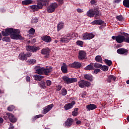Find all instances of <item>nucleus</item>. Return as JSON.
<instances>
[{
  "label": "nucleus",
  "instance_id": "nucleus-26",
  "mask_svg": "<svg viewBox=\"0 0 129 129\" xmlns=\"http://www.w3.org/2000/svg\"><path fill=\"white\" fill-rule=\"evenodd\" d=\"M22 4L23 6H28L33 4V0H25L22 2Z\"/></svg>",
  "mask_w": 129,
  "mask_h": 129
},
{
  "label": "nucleus",
  "instance_id": "nucleus-33",
  "mask_svg": "<svg viewBox=\"0 0 129 129\" xmlns=\"http://www.w3.org/2000/svg\"><path fill=\"white\" fill-rule=\"evenodd\" d=\"M82 66L81 65H70L69 68H74V69H80V68H82Z\"/></svg>",
  "mask_w": 129,
  "mask_h": 129
},
{
  "label": "nucleus",
  "instance_id": "nucleus-15",
  "mask_svg": "<svg viewBox=\"0 0 129 129\" xmlns=\"http://www.w3.org/2000/svg\"><path fill=\"white\" fill-rule=\"evenodd\" d=\"M86 57V52L84 50H80L78 58L80 60H83Z\"/></svg>",
  "mask_w": 129,
  "mask_h": 129
},
{
  "label": "nucleus",
  "instance_id": "nucleus-35",
  "mask_svg": "<svg viewBox=\"0 0 129 129\" xmlns=\"http://www.w3.org/2000/svg\"><path fill=\"white\" fill-rule=\"evenodd\" d=\"M84 77L87 80H90V81H92V76L89 75L88 74H86L84 76Z\"/></svg>",
  "mask_w": 129,
  "mask_h": 129
},
{
  "label": "nucleus",
  "instance_id": "nucleus-5",
  "mask_svg": "<svg viewBox=\"0 0 129 129\" xmlns=\"http://www.w3.org/2000/svg\"><path fill=\"white\" fill-rule=\"evenodd\" d=\"M78 84L79 87H80L81 88H84V87H89V86H90L91 85L90 82L83 80L80 81Z\"/></svg>",
  "mask_w": 129,
  "mask_h": 129
},
{
  "label": "nucleus",
  "instance_id": "nucleus-8",
  "mask_svg": "<svg viewBox=\"0 0 129 129\" xmlns=\"http://www.w3.org/2000/svg\"><path fill=\"white\" fill-rule=\"evenodd\" d=\"M94 38V35L91 33H86L82 35V39L83 40H90Z\"/></svg>",
  "mask_w": 129,
  "mask_h": 129
},
{
  "label": "nucleus",
  "instance_id": "nucleus-7",
  "mask_svg": "<svg viewBox=\"0 0 129 129\" xmlns=\"http://www.w3.org/2000/svg\"><path fill=\"white\" fill-rule=\"evenodd\" d=\"M72 39V35L71 34H68L63 38L60 39L61 43H68L70 40Z\"/></svg>",
  "mask_w": 129,
  "mask_h": 129
},
{
  "label": "nucleus",
  "instance_id": "nucleus-46",
  "mask_svg": "<svg viewBox=\"0 0 129 129\" xmlns=\"http://www.w3.org/2000/svg\"><path fill=\"white\" fill-rule=\"evenodd\" d=\"M77 45H79V46H80V47H82V46H83V42L81 41H77Z\"/></svg>",
  "mask_w": 129,
  "mask_h": 129
},
{
  "label": "nucleus",
  "instance_id": "nucleus-32",
  "mask_svg": "<svg viewBox=\"0 0 129 129\" xmlns=\"http://www.w3.org/2000/svg\"><path fill=\"white\" fill-rule=\"evenodd\" d=\"M78 108H75L74 109V110L72 113L73 116H77L78 115Z\"/></svg>",
  "mask_w": 129,
  "mask_h": 129
},
{
  "label": "nucleus",
  "instance_id": "nucleus-36",
  "mask_svg": "<svg viewBox=\"0 0 129 129\" xmlns=\"http://www.w3.org/2000/svg\"><path fill=\"white\" fill-rule=\"evenodd\" d=\"M123 6H124L125 8H129V0H123Z\"/></svg>",
  "mask_w": 129,
  "mask_h": 129
},
{
  "label": "nucleus",
  "instance_id": "nucleus-34",
  "mask_svg": "<svg viewBox=\"0 0 129 129\" xmlns=\"http://www.w3.org/2000/svg\"><path fill=\"white\" fill-rule=\"evenodd\" d=\"M95 60L96 61V62L101 63V62L102 61V58L101 57V56L97 55L95 57Z\"/></svg>",
  "mask_w": 129,
  "mask_h": 129
},
{
  "label": "nucleus",
  "instance_id": "nucleus-16",
  "mask_svg": "<svg viewBox=\"0 0 129 129\" xmlns=\"http://www.w3.org/2000/svg\"><path fill=\"white\" fill-rule=\"evenodd\" d=\"M52 71L51 67H46L43 68V74L44 75L49 76V73Z\"/></svg>",
  "mask_w": 129,
  "mask_h": 129
},
{
  "label": "nucleus",
  "instance_id": "nucleus-54",
  "mask_svg": "<svg viewBox=\"0 0 129 129\" xmlns=\"http://www.w3.org/2000/svg\"><path fill=\"white\" fill-rule=\"evenodd\" d=\"M14 128H15V126H14V125L12 123H10L9 129H14Z\"/></svg>",
  "mask_w": 129,
  "mask_h": 129
},
{
  "label": "nucleus",
  "instance_id": "nucleus-49",
  "mask_svg": "<svg viewBox=\"0 0 129 129\" xmlns=\"http://www.w3.org/2000/svg\"><path fill=\"white\" fill-rule=\"evenodd\" d=\"M47 86H50L52 84V82L50 80H47L46 81Z\"/></svg>",
  "mask_w": 129,
  "mask_h": 129
},
{
  "label": "nucleus",
  "instance_id": "nucleus-61",
  "mask_svg": "<svg viewBox=\"0 0 129 129\" xmlns=\"http://www.w3.org/2000/svg\"><path fill=\"white\" fill-rule=\"evenodd\" d=\"M90 3L92 5H94V4H95V0H91Z\"/></svg>",
  "mask_w": 129,
  "mask_h": 129
},
{
  "label": "nucleus",
  "instance_id": "nucleus-21",
  "mask_svg": "<svg viewBox=\"0 0 129 129\" xmlns=\"http://www.w3.org/2000/svg\"><path fill=\"white\" fill-rule=\"evenodd\" d=\"M104 22L102 20H96L91 23L92 25H102Z\"/></svg>",
  "mask_w": 129,
  "mask_h": 129
},
{
  "label": "nucleus",
  "instance_id": "nucleus-29",
  "mask_svg": "<svg viewBox=\"0 0 129 129\" xmlns=\"http://www.w3.org/2000/svg\"><path fill=\"white\" fill-rule=\"evenodd\" d=\"M36 72L40 75H43L44 74V68H39L36 69Z\"/></svg>",
  "mask_w": 129,
  "mask_h": 129
},
{
  "label": "nucleus",
  "instance_id": "nucleus-4",
  "mask_svg": "<svg viewBox=\"0 0 129 129\" xmlns=\"http://www.w3.org/2000/svg\"><path fill=\"white\" fill-rule=\"evenodd\" d=\"M62 80H63L64 83H66V84H70V83L77 82V78H69L67 76H63L62 77Z\"/></svg>",
  "mask_w": 129,
  "mask_h": 129
},
{
  "label": "nucleus",
  "instance_id": "nucleus-30",
  "mask_svg": "<svg viewBox=\"0 0 129 129\" xmlns=\"http://www.w3.org/2000/svg\"><path fill=\"white\" fill-rule=\"evenodd\" d=\"M43 78H44V77L41 75H36L34 76V79L37 81H40Z\"/></svg>",
  "mask_w": 129,
  "mask_h": 129
},
{
  "label": "nucleus",
  "instance_id": "nucleus-1",
  "mask_svg": "<svg viewBox=\"0 0 129 129\" xmlns=\"http://www.w3.org/2000/svg\"><path fill=\"white\" fill-rule=\"evenodd\" d=\"M2 34L4 37L11 35V39L14 40H24V37L19 34H20V30L19 29H14L13 28H7L5 29V31H2Z\"/></svg>",
  "mask_w": 129,
  "mask_h": 129
},
{
  "label": "nucleus",
  "instance_id": "nucleus-47",
  "mask_svg": "<svg viewBox=\"0 0 129 129\" xmlns=\"http://www.w3.org/2000/svg\"><path fill=\"white\" fill-rule=\"evenodd\" d=\"M56 91H60V90H61V89H62V86L61 85H57L56 86Z\"/></svg>",
  "mask_w": 129,
  "mask_h": 129
},
{
  "label": "nucleus",
  "instance_id": "nucleus-20",
  "mask_svg": "<svg viewBox=\"0 0 129 129\" xmlns=\"http://www.w3.org/2000/svg\"><path fill=\"white\" fill-rule=\"evenodd\" d=\"M18 58L19 60H21L22 61H24V60L26 61L27 60V57H26V54H25L24 52H21Z\"/></svg>",
  "mask_w": 129,
  "mask_h": 129
},
{
  "label": "nucleus",
  "instance_id": "nucleus-2",
  "mask_svg": "<svg viewBox=\"0 0 129 129\" xmlns=\"http://www.w3.org/2000/svg\"><path fill=\"white\" fill-rule=\"evenodd\" d=\"M37 5H34L30 6L31 10L33 12H37L39 10H42L43 7H46L49 5L50 0H36Z\"/></svg>",
  "mask_w": 129,
  "mask_h": 129
},
{
  "label": "nucleus",
  "instance_id": "nucleus-23",
  "mask_svg": "<svg viewBox=\"0 0 129 129\" xmlns=\"http://www.w3.org/2000/svg\"><path fill=\"white\" fill-rule=\"evenodd\" d=\"M115 81V80H116V77L112 75H110L108 76V79L107 80V82H108L109 83H110V82H111V81Z\"/></svg>",
  "mask_w": 129,
  "mask_h": 129
},
{
  "label": "nucleus",
  "instance_id": "nucleus-62",
  "mask_svg": "<svg viewBox=\"0 0 129 129\" xmlns=\"http://www.w3.org/2000/svg\"><path fill=\"white\" fill-rule=\"evenodd\" d=\"M80 123H81V121H80V120L77 121V122H76L77 124H80Z\"/></svg>",
  "mask_w": 129,
  "mask_h": 129
},
{
  "label": "nucleus",
  "instance_id": "nucleus-53",
  "mask_svg": "<svg viewBox=\"0 0 129 129\" xmlns=\"http://www.w3.org/2000/svg\"><path fill=\"white\" fill-rule=\"evenodd\" d=\"M26 80L27 82H30V81H31V78H30V77H29V76H27L26 77Z\"/></svg>",
  "mask_w": 129,
  "mask_h": 129
},
{
  "label": "nucleus",
  "instance_id": "nucleus-31",
  "mask_svg": "<svg viewBox=\"0 0 129 129\" xmlns=\"http://www.w3.org/2000/svg\"><path fill=\"white\" fill-rule=\"evenodd\" d=\"M39 86L40 88H43V89H45V88H46V83H45V81H41L39 83Z\"/></svg>",
  "mask_w": 129,
  "mask_h": 129
},
{
  "label": "nucleus",
  "instance_id": "nucleus-48",
  "mask_svg": "<svg viewBox=\"0 0 129 129\" xmlns=\"http://www.w3.org/2000/svg\"><path fill=\"white\" fill-rule=\"evenodd\" d=\"M31 23L32 24H36V23H38V19L34 18L31 20Z\"/></svg>",
  "mask_w": 129,
  "mask_h": 129
},
{
  "label": "nucleus",
  "instance_id": "nucleus-42",
  "mask_svg": "<svg viewBox=\"0 0 129 129\" xmlns=\"http://www.w3.org/2000/svg\"><path fill=\"white\" fill-rule=\"evenodd\" d=\"M104 62H105V64L107 65H112V61L110 60H108L107 59H105L104 60Z\"/></svg>",
  "mask_w": 129,
  "mask_h": 129
},
{
  "label": "nucleus",
  "instance_id": "nucleus-22",
  "mask_svg": "<svg viewBox=\"0 0 129 129\" xmlns=\"http://www.w3.org/2000/svg\"><path fill=\"white\" fill-rule=\"evenodd\" d=\"M95 68H97V65H88L86 68H85V70L87 71L94 70Z\"/></svg>",
  "mask_w": 129,
  "mask_h": 129
},
{
  "label": "nucleus",
  "instance_id": "nucleus-3",
  "mask_svg": "<svg viewBox=\"0 0 129 129\" xmlns=\"http://www.w3.org/2000/svg\"><path fill=\"white\" fill-rule=\"evenodd\" d=\"M58 8V4L56 3H51L50 6H49L47 9L46 11L47 13H53L55 12V10Z\"/></svg>",
  "mask_w": 129,
  "mask_h": 129
},
{
  "label": "nucleus",
  "instance_id": "nucleus-17",
  "mask_svg": "<svg viewBox=\"0 0 129 129\" xmlns=\"http://www.w3.org/2000/svg\"><path fill=\"white\" fill-rule=\"evenodd\" d=\"M97 106L94 104H90L86 105V109L89 111L90 110H94V109H96Z\"/></svg>",
  "mask_w": 129,
  "mask_h": 129
},
{
  "label": "nucleus",
  "instance_id": "nucleus-58",
  "mask_svg": "<svg viewBox=\"0 0 129 129\" xmlns=\"http://www.w3.org/2000/svg\"><path fill=\"white\" fill-rule=\"evenodd\" d=\"M58 3H59L60 5L63 4V0H56Z\"/></svg>",
  "mask_w": 129,
  "mask_h": 129
},
{
  "label": "nucleus",
  "instance_id": "nucleus-51",
  "mask_svg": "<svg viewBox=\"0 0 129 129\" xmlns=\"http://www.w3.org/2000/svg\"><path fill=\"white\" fill-rule=\"evenodd\" d=\"M26 54V58H30L31 56H32V53L31 52H27Z\"/></svg>",
  "mask_w": 129,
  "mask_h": 129
},
{
  "label": "nucleus",
  "instance_id": "nucleus-57",
  "mask_svg": "<svg viewBox=\"0 0 129 129\" xmlns=\"http://www.w3.org/2000/svg\"><path fill=\"white\" fill-rule=\"evenodd\" d=\"M77 11L78 13H82V12H83V11L80 9H78Z\"/></svg>",
  "mask_w": 129,
  "mask_h": 129
},
{
  "label": "nucleus",
  "instance_id": "nucleus-25",
  "mask_svg": "<svg viewBox=\"0 0 129 129\" xmlns=\"http://www.w3.org/2000/svg\"><path fill=\"white\" fill-rule=\"evenodd\" d=\"M97 68H99L101 70L106 72L108 71V67L106 66L98 65Z\"/></svg>",
  "mask_w": 129,
  "mask_h": 129
},
{
  "label": "nucleus",
  "instance_id": "nucleus-6",
  "mask_svg": "<svg viewBox=\"0 0 129 129\" xmlns=\"http://www.w3.org/2000/svg\"><path fill=\"white\" fill-rule=\"evenodd\" d=\"M26 49L27 51L35 53L37 52L38 50H40V47H39V46L36 47V46L27 45L26 46Z\"/></svg>",
  "mask_w": 129,
  "mask_h": 129
},
{
  "label": "nucleus",
  "instance_id": "nucleus-50",
  "mask_svg": "<svg viewBox=\"0 0 129 129\" xmlns=\"http://www.w3.org/2000/svg\"><path fill=\"white\" fill-rule=\"evenodd\" d=\"M99 72H100V69H95V70L94 71V73L95 74H97L98 73H99Z\"/></svg>",
  "mask_w": 129,
  "mask_h": 129
},
{
  "label": "nucleus",
  "instance_id": "nucleus-37",
  "mask_svg": "<svg viewBox=\"0 0 129 129\" xmlns=\"http://www.w3.org/2000/svg\"><path fill=\"white\" fill-rule=\"evenodd\" d=\"M64 27V23L60 22L57 25V31H60L61 29H63Z\"/></svg>",
  "mask_w": 129,
  "mask_h": 129
},
{
  "label": "nucleus",
  "instance_id": "nucleus-12",
  "mask_svg": "<svg viewBox=\"0 0 129 129\" xmlns=\"http://www.w3.org/2000/svg\"><path fill=\"white\" fill-rule=\"evenodd\" d=\"M54 107V105L53 104H49L47 106L45 107V108L43 109V113L44 114H46V113H48L52 108Z\"/></svg>",
  "mask_w": 129,
  "mask_h": 129
},
{
  "label": "nucleus",
  "instance_id": "nucleus-27",
  "mask_svg": "<svg viewBox=\"0 0 129 129\" xmlns=\"http://www.w3.org/2000/svg\"><path fill=\"white\" fill-rule=\"evenodd\" d=\"M87 16L90 18H93L94 17V10H89L87 13Z\"/></svg>",
  "mask_w": 129,
  "mask_h": 129
},
{
  "label": "nucleus",
  "instance_id": "nucleus-60",
  "mask_svg": "<svg viewBox=\"0 0 129 129\" xmlns=\"http://www.w3.org/2000/svg\"><path fill=\"white\" fill-rule=\"evenodd\" d=\"M121 1V0H115V3L116 4H119V3H120Z\"/></svg>",
  "mask_w": 129,
  "mask_h": 129
},
{
  "label": "nucleus",
  "instance_id": "nucleus-56",
  "mask_svg": "<svg viewBox=\"0 0 129 129\" xmlns=\"http://www.w3.org/2000/svg\"><path fill=\"white\" fill-rule=\"evenodd\" d=\"M125 43H129V37L125 38Z\"/></svg>",
  "mask_w": 129,
  "mask_h": 129
},
{
  "label": "nucleus",
  "instance_id": "nucleus-38",
  "mask_svg": "<svg viewBox=\"0 0 129 129\" xmlns=\"http://www.w3.org/2000/svg\"><path fill=\"white\" fill-rule=\"evenodd\" d=\"M27 62L28 64H32V65H34V64H35L37 62V61H36V59H29L27 61Z\"/></svg>",
  "mask_w": 129,
  "mask_h": 129
},
{
  "label": "nucleus",
  "instance_id": "nucleus-39",
  "mask_svg": "<svg viewBox=\"0 0 129 129\" xmlns=\"http://www.w3.org/2000/svg\"><path fill=\"white\" fill-rule=\"evenodd\" d=\"M61 95L63 96H65V95H67V90H66V89H65V88H63L61 90Z\"/></svg>",
  "mask_w": 129,
  "mask_h": 129
},
{
  "label": "nucleus",
  "instance_id": "nucleus-10",
  "mask_svg": "<svg viewBox=\"0 0 129 129\" xmlns=\"http://www.w3.org/2000/svg\"><path fill=\"white\" fill-rule=\"evenodd\" d=\"M125 37L123 35H119L116 36V41L119 44H121V43H123V42H125Z\"/></svg>",
  "mask_w": 129,
  "mask_h": 129
},
{
  "label": "nucleus",
  "instance_id": "nucleus-63",
  "mask_svg": "<svg viewBox=\"0 0 129 129\" xmlns=\"http://www.w3.org/2000/svg\"><path fill=\"white\" fill-rule=\"evenodd\" d=\"M112 39L113 40H116V36H112Z\"/></svg>",
  "mask_w": 129,
  "mask_h": 129
},
{
  "label": "nucleus",
  "instance_id": "nucleus-55",
  "mask_svg": "<svg viewBox=\"0 0 129 129\" xmlns=\"http://www.w3.org/2000/svg\"><path fill=\"white\" fill-rule=\"evenodd\" d=\"M86 92H83L82 93V98H84V97H85L86 94Z\"/></svg>",
  "mask_w": 129,
  "mask_h": 129
},
{
  "label": "nucleus",
  "instance_id": "nucleus-19",
  "mask_svg": "<svg viewBox=\"0 0 129 129\" xmlns=\"http://www.w3.org/2000/svg\"><path fill=\"white\" fill-rule=\"evenodd\" d=\"M41 40L45 43H50L51 42V37L48 35H44L41 37Z\"/></svg>",
  "mask_w": 129,
  "mask_h": 129
},
{
  "label": "nucleus",
  "instance_id": "nucleus-64",
  "mask_svg": "<svg viewBox=\"0 0 129 129\" xmlns=\"http://www.w3.org/2000/svg\"><path fill=\"white\" fill-rule=\"evenodd\" d=\"M124 35L125 37H128V36H129L128 34H127V33H124Z\"/></svg>",
  "mask_w": 129,
  "mask_h": 129
},
{
  "label": "nucleus",
  "instance_id": "nucleus-59",
  "mask_svg": "<svg viewBox=\"0 0 129 129\" xmlns=\"http://www.w3.org/2000/svg\"><path fill=\"white\" fill-rule=\"evenodd\" d=\"M4 122V119L2 117H0V124H1V123H3Z\"/></svg>",
  "mask_w": 129,
  "mask_h": 129
},
{
  "label": "nucleus",
  "instance_id": "nucleus-18",
  "mask_svg": "<svg viewBox=\"0 0 129 129\" xmlns=\"http://www.w3.org/2000/svg\"><path fill=\"white\" fill-rule=\"evenodd\" d=\"M128 52V50L124 48H120L117 50V53H118V54H120V55H122L123 54L124 55H127Z\"/></svg>",
  "mask_w": 129,
  "mask_h": 129
},
{
  "label": "nucleus",
  "instance_id": "nucleus-13",
  "mask_svg": "<svg viewBox=\"0 0 129 129\" xmlns=\"http://www.w3.org/2000/svg\"><path fill=\"white\" fill-rule=\"evenodd\" d=\"M7 115L8 116L10 121L11 122H17V118L15 117V116L11 113H7Z\"/></svg>",
  "mask_w": 129,
  "mask_h": 129
},
{
  "label": "nucleus",
  "instance_id": "nucleus-24",
  "mask_svg": "<svg viewBox=\"0 0 129 129\" xmlns=\"http://www.w3.org/2000/svg\"><path fill=\"white\" fill-rule=\"evenodd\" d=\"M50 53V49H49V48L46 47L45 48H43L41 50V54L42 55H49V53Z\"/></svg>",
  "mask_w": 129,
  "mask_h": 129
},
{
  "label": "nucleus",
  "instance_id": "nucleus-40",
  "mask_svg": "<svg viewBox=\"0 0 129 129\" xmlns=\"http://www.w3.org/2000/svg\"><path fill=\"white\" fill-rule=\"evenodd\" d=\"M116 18L118 21H119V22H123V21H124V18H123L121 15L116 16Z\"/></svg>",
  "mask_w": 129,
  "mask_h": 129
},
{
  "label": "nucleus",
  "instance_id": "nucleus-52",
  "mask_svg": "<svg viewBox=\"0 0 129 129\" xmlns=\"http://www.w3.org/2000/svg\"><path fill=\"white\" fill-rule=\"evenodd\" d=\"M81 62H79L78 61H75L72 64V65H81Z\"/></svg>",
  "mask_w": 129,
  "mask_h": 129
},
{
  "label": "nucleus",
  "instance_id": "nucleus-28",
  "mask_svg": "<svg viewBox=\"0 0 129 129\" xmlns=\"http://www.w3.org/2000/svg\"><path fill=\"white\" fill-rule=\"evenodd\" d=\"M61 70L64 74H66L68 72V69L67 68V66L62 65L61 67Z\"/></svg>",
  "mask_w": 129,
  "mask_h": 129
},
{
  "label": "nucleus",
  "instance_id": "nucleus-14",
  "mask_svg": "<svg viewBox=\"0 0 129 129\" xmlns=\"http://www.w3.org/2000/svg\"><path fill=\"white\" fill-rule=\"evenodd\" d=\"M94 14L95 19H99V17H101V11L98 9H94Z\"/></svg>",
  "mask_w": 129,
  "mask_h": 129
},
{
  "label": "nucleus",
  "instance_id": "nucleus-11",
  "mask_svg": "<svg viewBox=\"0 0 129 129\" xmlns=\"http://www.w3.org/2000/svg\"><path fill=\"white\" fill-rule=\"evenodd\" d=\"M75 104V101H73L71 103L66 104L64 108L65 110H69V109H71V108H73V105Z\"/></svg>",
  "mask_w": 129,
  "mask_h": 129
},
{
  "label": "nucleus",
  "instance_id": "nucleus-45",
  "mask_svg": "<svg viewBox=\"0 0 129 129\" xmlns=\"http://www.w3.org/2000/svg\"><path fill=\"white\" fill-rule=\"evenodd\" d=\"M3 41H4L5 42H11V39L10 37H4L2 39Z\"/></svg>",
  "mask_w": 129,
  "mask_h": 129
},
{
  "label": "nucleus",
  "instance_id": "nucleus-43",
  "mask_svg": "<svg viewBox=\"0 0 129 129\" xmlns=\"http://www.w3.org/2000/svg\"><path fill=\"white\" fill-rule=\"evenodd\" d=\"M7 109L9 111H13L15 109V106L13 105L10 106L7 108Z\"/></svg>",
  "mask_w": 129,
  "mask_h": 129
},
{
  "label": "nucleus",
  "instance_id": "nucleus-9",
  "mask_svg": "<svg viewBox=\"0 0 129 129\" xmlns=\"http://www.w3.org/2000/svg\"><path fill=\"white\" fill-rule=\"evenodd\" d=\"M74 121V120L72 118H68L63 124V125H64V126L71 127L72 124H73Z\"/></svg>",
  "mask_w": 129,
  "mask_h": 129
},
{
  "label": "nucleus",
  "instance_id": "nucleus-44",
  "mask_svg": "<svg viewBox=\"0 0 129 129\" xmlns=\"http://www.w3.org/2000/svg\"><path fill=\"white\" fill-rule=\"evenodd\" d=\"M29 33L30 35H34L35 34V29L34 28H31L29 30Z\"/></svg>",
  "mask_w": 129,
  "mask_h": 129
},
{
  "label": "nucleus",
  "instance_id": "nucleus-41",
  "mask_svg": "<svg viewBox=\"0 0 129 129\" xmlns=\"http://www.w3.org/2000/svg\"><path fill=\"white\" fill-rule=\"evenodd\" d=\"M43 115L41 114L37 115L32 118V121H35V120H37V118H40V117H42Z\"/></svg>",
  "mask_w": 129,
  "mask_h": 129
}]
</instances>
